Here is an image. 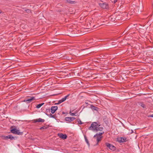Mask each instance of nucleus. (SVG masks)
I'll return each instance as SVG.
<instances>
[{"label": "nucleus", "instance_id": "27", "mask_svg": "<svg viewBox=\"0 0 153 153\" xmlns=\"http://www.w3.org/2000/svg\"><path fill=\"white\" fill-rule=\"evenodd\" d=\"M71 119L72 120V121L74 120H75L76 119V118L74 117H71Z\"/></svg>", "mask_w": 153, "mask_h": 153}, {"label": "nucleus", "instance_id": "14", "mask_svg": "<svg viewBox=\"0 0 153 153\" xmlns=\"http://www.w3.org/2000/svg\"><path fill=\"white\" fill-rule=\"evenodd\" d=\"M84 138H85V142H86V143H87V144H88V146H90V143H89V142H88V141L87 138V137L86 136L85 134H84Z\"/></svg>", "mask_w": 153, "mask_h": 153}, {"label": "nucleus", "instance_id": "15", "mask_svg": "<svg viewBox=\"0 0 153 153\" xmlns=\"http://www.w3.org/2000/svg\"><path fill=\"white\" fill-rule=\"evenodd\" d=\"M139 105H140L143 108H146L145 105L143 102H140L139 103Z\"/></svg>", "mask_w": 153, "mask_h": 153}, {"label": "nucleus", "instance_id": "26", "mask_svg": "<svg viewBox=\"0 0 153 153\" xmlns=\"http://www.w3.org/2000/svg\"><path fill=\"white\" fill-rule=\"evenodd\" d=\"M61 103H62L61 102H60V100H59L58 101L57 103H55V104L58 105V104H59Z\"/></svg>", "mask_w": 153, "mask_h": 153}, {"label": "nucleus", "instance_id": "38", "mask_svg": "<svg viewBox=\"0 0 153 153\" xmlns=\"http://www.w3.org/2000/svg\"><path fill=\"white\" fill-rule=\"evenodd\" d=\"M1 13V12H0V13Z\"/></svg>", "mask_w": 153, "mask_h": 153}, {"label": "nucleus", "instance_id": "24", "mask_svg": "<svg viewBox=\"0 0 153 153\" xmlns=\"http://www.w3.org/2000/svg\"><path fill=\"white\" fill-rule=\"evenodd\" d=\"M98 108L96 107L93 106V109L94 110L97 111V110Z\"/></svg>", "mask_w": 153, "mask_h": 153}, {"label": "nucleus", "instance_id": "5", "mask_svg": "<svg viewBox=\"0 0 153 153\" xmlns=\"http://www.w3.org/2000/svg\"><path fill=\"white\" fill-rule=\"evenodd\" d=\"M99 4L101 7L103 9H107L108 8V4L106 3H99Z\"/></svg>", "mask_w": 153, "mask_h": 153}, {"label": "nucleus", "instance_id": "31", "mask_svg": "<svg viewBox=\"0 0 153 153\" xmlns=\"http://www.w3.org/2000/svg\"><path fill=\"white\" fill-rule=\"evenodd\" d=\"M42 71V70H41V69H40L39 68V72L41 71Z\"/></svg>", "mask_w": 153, "mask_h": 153}, {"label": "nucleus", "instance_id": "12", "mask_svg": "<svg viewBox=\"0 0 153 153\" xmlns=\"http://www.w3.org/2000/svg\"><path fill=\"white\" fill-rule=\"evenodd\" d=\"M73 111L70 110L69 114L71 116H76V114L77 113V112L76 111L74 113H72V112Z\"/></svg>", "mask_w": 153, "mask_h": 153}, {"label": "nucleus", "instance_id": "29", "mask_svg": "<svg viewBox=\"0 0 153 153\" xmlns=\"http://www.w3.org/2000/svg\"><path fill=\"white\" fill-rule=\"evenodd\" d=\"M42 84H41V83H39V87H40L42 85Z\"/></svg>", "mask_w": 153, "mask_h": 153}, {"label": "nucleus", "instance_id": "22", "mask_svg": "<svg viewBox=\"0 0 153 153\" xmlns=\"http://www.w3.org/2000/svg\"><path fill=\"white\" fill-rule=\"evenodd\" d=\"M47 127H46L45 126H43V127H42L41 128H40V129H45L47 128Z\"/></svg>", "mask_w": 153, "mask_h": 153}, {"label": "nucleus", "instance_id": "36", "mask_svg": "<svg viewBox=\"0 0 153 153\" xmlns=\"http://www.w3.org/2000/svg\"><path fill=\"white\" fill-rule=\"evenodd\" d=\"M39 41H40L41 39H40V38H39Z\"/></svg>", "mask_w": 153, "mask_h": 153}, {"label": "nucleus", "instance_id": "34", "mask_svg": "<svg viewBox=\"0 0 153 153\" xmlns=\"http://www.w3.org/2000/svg\"><path fill=\"white\" fill-rule=\"evenodd\" d=\"M36 108H38V105H36Z\"/></svg>", "mask_w": 153, "mask_h": 153}, {"label": "nucleus", "instance_id": "18", "mask_svg": "<svg viewBox=\"0 0 153 153\" xmlns=\"http://www.w3.org/2000/svg\"><path fill=\"white\" fill-rule=\"evenodd\" d=\"M47 115L48 116V117H50L52 118H55L54 117L53 115H52L51 114H49L48 115Z\"/></svg>", "mask_w": 153, "mask_h": 153}, {"label": "nucleus", "instance_id": "19", "mask_svg": "<svg viewBox=\"0 0 153 153\" xmlns=\"http://www.w3.org/2000/svg\"><path fill=\"white\" fill-rule=\"evenodd\" d=\"M45 120L41 118H39V122H44Z\"/></svg>", "mask_w": 153, "mask_h": 153}, {"label": "nucleus", "instance_id": "8", "mask_svg": "<svg viewBox=\"0 0 153 153\" xmlns=\"http://www.w3.org/2000/svg\"><path fill=\"white\" fill-rule=\"evenodd\" d=\"M58 109V107L57 106H52L51 107V112L52 114H54L55 111L57 110Z\"/></svg>", "mask_w": 153, "mask_h": 153}, {"label": "nucleus", "instance_id": "32", "mask_svg": "<svg viewBox=\"0 0 153 153\" xmlns=\"http://www.w3.org/2000/svg\"><path fill=\"white\" fill-rule=\"evenodd\" d=\"M39 60H40V59H39ZM39 64H42V63H43V62H39Z\"/></svg>", "mask_w": 153, "mask_h": 153}, {"label": "nucleus", "instance_id": "10", "mask_svg": "<svg viewBox=\"0 0 153 153\" xmlns=\"http://www.w3.org/2000/svg\"><path fill=\"white\" fill-rule=\"evenodd\" d=\"M69 94H68L67 95L65 96L64 97L62 98L60 100V102H61L62 103L64 101H65L66 99H67V97L69 96Z\"/></svg>", "mask_w": 153, "mask_h": 153}, {"label": "nucleus", "instance_id": "17", "mask_svg": "<svg viewBox=\"0 0 153 153\" xmlns=\"http://www.w3.org/2000/svg\"><path fill=\"white\" fill-rule=\"evenodd\" d=\"M77 122L80 125L83 124L82 123V121L79 119H77Z\"/></svg>", "mask_w": 153, "mask_h": 153}, {"label": "nucleus", "instance_id": "25", "mask_svg": "<svg viewBox=\"0 0 153 153\" xmlns=\"http://www.w3.org/2000/svg\"><path fill=\"white\" fill-rule=\"evenodd\" d=\"M25 11L27 12V13H30V10L29 9H27V10H25Z\"/></svg>", "mask_w": 153, "mask_h": 153}, {"label": "nucleus", "instance_id": "37", "mask_svg": "<svg viewBox=\"0 0 153 153\" xmlns=\"http://www.w3.org/2000/svg\"><path fill=\"white\" fill-rule=\"evenodd\" d=\"M58 134H62V133H58Z\"/></svg>", "mask_w": 153, "mask_h": 153}, {"label": "nucleus", "instance_id": "6", "mask_svg": "<svg viewBox=\"0 0 153 153\" xmlns=\"http://www.w3.org/2000/svg\"><path fill=\"white\" fill-rule=\"evenodd\" d=\"M105 144L110 149L114 151L116 149V147L108 143H106Z\"/></svg>", "mask_w": 153, "mask_h": 153}, {"label": "nucleus", "instance_id": "7", "mask_svg": "<svg viewBox=\"0 0 153 153\" xmlns=\"http://www.w3.org/2000/svg\"><path fill=\"white\" fill-rule=\"evenodd\" d=\"M102 134H95L94 136V138L96 139L97 143L101 140V138L102 137Z\"/></svg>", "mask_w": 153, "mask_h": 153}, {"label": "nucleus", "instance_id": "11", "mask_svg": "<svg viewBox=\"0 0 153 153\" xmlns=\"http://www.w3.org/2000/svg\"><path fill=\"white\" fill-rule=\"evenodd\" d=\"M58 135L60 138L63 139H66L67 137L66 134H58Z\"/></svg>", "mask_w": 153, "mask_h": 153}, {"label": "nucleus", "instance_id": "16", "mask_svg": "<svg viewBox=\"0 0 153 153\" xmlns=\"http://www.w3.org/2000/svg\"><path fill=\"white\" fill-rule=\"evenodd\" d=\"M17 137L16 136H12L10 135V139L11 140H16L17 138Z\"/></svg>", "mask_w": 153, "mask_h": 153}, {"label": "nucleus", "instance_id": "21", "mask_svg": "<svg viewBox=\"0 0 153 153\" xmlns=\"http://www.w3.org/2000/svg\"><path fill=\"white\" fill-rule=\"evenodd\" d=\"M68 3L70 4H74V2H75V1L71 0H69L68 1Z\"/></svg>", "mask_w": 153, "mask_h": 153}, {"label": "nucleus", "instance_id": "35", "mask_svg": "<svg viewBox=\"0 0 153 153\" xmlns=\"http://www.w3.org/2000/svg\"><path fill=\"white\" fill-rule=\"evenodd\" d=\"M43 42H41V43H39V45L40 44V45H41L42 44V43H43Z\"/></svg>", "mask_w": 153, "mask_h": 153}, {"label": "nucleus", "instance_id": "2", "mask_svg": "<svg viewBox=\"0 0 153 153\" xmlns=\"http://www.w3.org/2000/svg\"><path fill=\"white\" fill-rule=\"evenodd\" d=\"M10 131L13 134H22V132H21L19 128L15 126H13L10 128Z\"/></svg>", "mask_w": 153, "mask_h": 153}, {"label": "nucleus", "instance_id": "23", "mask_svg": "<svg viewBox=\"0 0 153 153\" xmlns=\"http://www.w3.org/2000/svg\"><path fill=\"white\" fill-rule=\"evenodd\" d=\"M44 104V103H42L40 104H39V108L41 107L42 105Z\"/></svg>", "mask_w": 153, "mask_h": 153}, {"label": "nucleus", "instance_id": "4", "mask_svg": "<svg viewBox=\"0 0 153 153\" xmlns=\"http://www.w3.org/2000/svg\"><path fill=\"white\" fill-rule=\"evenodd\" d=\"M117 140L120 143H123L126 141V138L123 137H119L117 138Z\"/></svg>", "mask_w": 153, "mask_h": 153}, {"label": "nucleus", "instance_id": "9", "mask_svg": "<svg viewBox=\"0 0 153 153\" xmlns=\"http://www.w3.org/2000/svg\"><path fill=\"white\" fill-rule=\"evenodd\" d=\"M1 137L2 139L4 140H7L9 139H10V135H8L7 136H5L2 135L1 136Z\"/></svg>", "mask_w": 153, "mask_h": 153}, {"label": "nucleus", "instance_id": "28", "mask_svg": "<svg viewBox=\"0 0 153 153\" xmlns=\"http://www.w3.org/2000/svg\"><path fill=\"white\" fill-rule=\"evenodd\" d=\"M38 122V120H34L33 121V122L34 123H36V122Z\"/></svg>", "mask_w": 153, "mask_h": 153}, {"label": "nucleus", "instance_id": "33", "mask_svg": "<svg viewBox=\"0 0 153 153\" xmlns=\"http://www.w3.org/2000/svg\"><path fill=\"white\" fill-rule=\"evenodd\" d=\"M150 117H153V114L150 115Z\"/></svg>", "mask_w": 153, "mask_h": 153}, {"label": "nucleus", "instance_id": "3", "mask_svg": "<svg viewBox=\"0 0 153 153\" xmlns=\"http://www.w3.org/2000/svg\"><path fill=\"white\" fill-rule=\"evenodd\" d=\"M36 99H37L35 97H32L25 99L23 101L24 102H27V103H29L32 101V100Z\"/></svg>", "mask_w": 153, "mask_h": 153}, {"label": "nucleus", "instance_id": "20", "mask_svg": "<svg viewBox=\"0 0 153 153\" xmlns=\"http://www.w3.org/2000/svg\"><path fill=\"white\" fill-rule=\"evenodd\" d=\"M118 2L119 4H122L124 2V0H120L118 1Z\"/></svg>", "mask_w": 153, "mask_h": 153}, {"label": "nucleus", "instance_id": "30", "mask_svg": "<svg viewBox=\"0 0 153 153\" xmlns=\"http://www.w3.org/2000/svg\"><path fill=\"white\" fill-rule=\"evenodd\" d=\"M136 133V132H134V131H133V130H131V133Z\"/></svg>", "mask_w": 153, "mask_h": 153}, {"label": "nucleus", "instance_id": "13", "mask_svg": "<svg viewBox=\"0 0 153 153\" xmlns=\"http://www.w3.org/2000/svg\"><path fill=\"white\" fill-rule=\"evenodd\" d=\"M65 120L66 121H68L69 122H70L72 121L71 117H65Z\"/></svg>", "mask_w": 153, "mask_h": 153}, {"label": "nucleus", "instance_id": "1", "mask_svg": "<svg viewBox=\"0 0 153 153\" xmlns=\"http://www.w3.org/2000/svg\"><path fill=\"white\" fill-rule=\"evenodd\" d=\"M99 122H93L91 123L88 129L94 132H97L100 131L98 134H104V132L103 131V127L100 126Z\"/></svg>", "mask_w": 153, "mask_h": 153}]
</instances>
